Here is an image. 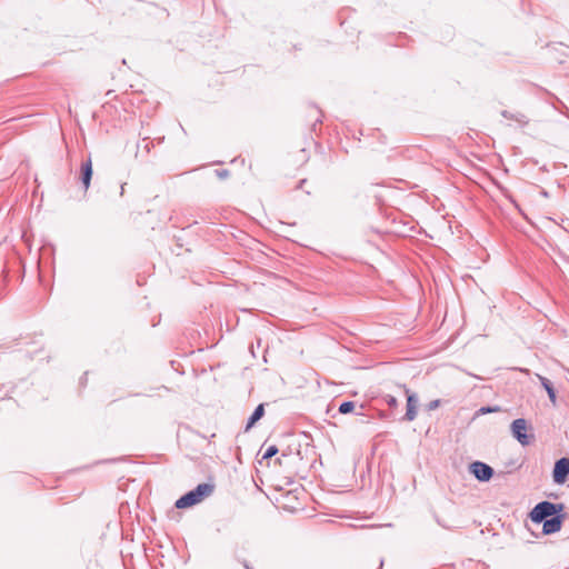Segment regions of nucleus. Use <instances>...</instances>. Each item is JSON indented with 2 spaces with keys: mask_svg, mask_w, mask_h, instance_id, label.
I'll use <instances>...</instances> for the list:
<instances>
[{
  "mask_svg": "<svg viewBox=\"0 0 569 569\" xmlns=\"http://www.w3.org/2000/svg\"><path fill=\"white\" fill-rule=\"evenodd\" d=\"M214 491V485L210 482L199 483L194 489L182 495L174 503L176 508L184 509L193 507L206 498L210 497Z\"/></svg>",
  "mask_w": 569,
  "mask_h": 569,
  "instance_id": "nucleus-1",
  "label": "nucleus"
},
{
  "mask_svg": "<svg viewBox=\"0 0 569 569\" xmlns=\"http://www.w3.org/2000/svg\"><path fill=\"white\" fill-rule=\"evenodd\" d=\"M501 116L506 119L517 122L518 126L520 127H525L529 123V118L522 112H511L508 110H502Z\"/></svg>",
  "mask_w": 569,
  "mask_h": 569,
  "instance_id": "nucleus-9",
  "label": "nucleus"
},
{
  "mask_svg": "<svg viewBox=\"0 0 569 569\" xmlns=\"http://www.w3.org/2000/svg\"><path fill=\"white\" fill-rule=\"evenodd\" d=\"M566 517H567V515L563 510L561 512L556 513L553 517L541 521L542 535L549 536V535H553V533L560 531Z\"/></svg>",
  "mask_w": 569,
  "mask_h": 569,
  "instance_id": "nucleus-6",
  "label": "nucleus"
},
{
  "mask_svg": "<svg viewBox=\"0 0 569 569\" xmlns=\"http://www.w3.org/2000/svg\"><path fill=\"white\" fill-rule=\"evenodd\" d=\"M264 416V405L260 403L256 407L251 416L247 420L244 431H249Z\"/></svg>",
  "mask_w": 569,
  "mask_h": 569,
  "instance_id": "nucleus-10",
  "label": "nucleus"
},
{
  "mask_svg": "<svg viewBox=\"0 0 569 569\" xmlns=\"http://www.w3.org/2000/svg\"><path fill=\"white\" fill-rule=\"evenodd\" d=\"M528 429L531 430V427L528 425L525 418L515 419L511 422L510 430L512 437L522 446H528L535 439L533 433H528Z\"/></svg>",
  "mask_w": 569,
  "mask_h": 569,
  "instance_id": "nucleus-3",
  "label": "nucleus"
},
{
  "mask_svg": "<svg viewBox=\"0 0 569 569\" xmlns=\"http://www.w3.org/2000/svg\"><path fill=\"white\" fill-rule=\"evenodd\" d=\"M91 178H92V163H91V159L88 158L86 161H83L81 163V168H80V181H81L84 190H87L90 187Z\"/></svg>",
  "mask_w": 569,
  "mask_h": 569,
  "instance_id": "nucleus-8",
  "label": "nucleus"
},
{
  "mask_svg": "<svg viewBox=\"0 0 569 569\" xmlns=\"http://www.w3.org/2000/svg\"><path fill=\"white\" fill-rule=\"evenodd\" d=\"M151 147H152V143L150 141H148V138H143L142 139V142L138 143L137 144V152H136V157L139 156V153L141 152V150L144 152V153H149L150 150H151Z\"/></svg>",
  "mask_w": 569,
  "mask_h": 569,
  "instance_id": "nucleus-13",
  "label": "nucleus"
},
{
  "mask_svg": "<svg viewBox=\"0 0 569 569\" xmlns=\"http://www.w3.org/2000/svg\"><path fill=\"white\" fill-rule=\"evenodd\" d=\"M569 477V457L556 460L552 470V480L557 485H563Z\"/></svg>",
  "mask_w": 569,
  "mask_h": 569,
  "instance_id": "nucleus-5",
  "label": "nucleus"
},
{
  "mask_svg": "<svg viewBox=\"0 0 569 569\" xmlns=\"http://www.w3.org/2000/svg\"><path fill=\"white\" fill-rule=\"evenodd\" d=\"M250 350H251L252 356L256 357L253 345L251 346Z\"/></svg>",
  "mask_w": 569,
  "mask_h": 569,
  "instance_id": "nucleus-22",
  "label": "nucleus"
},
{
  "mask_svg": "<svg viewBox=\"0 0 569 569\" xmlns=\"http://www.w3.org/2000/svg\"><path fill=\"white\" fill-rule=\"evenodd\" d=\"M278 452H279L278 447L276 445H271L266 449L264 453L262 455V459H270L273 456H276Z\"/></svg>",
  "mask_w": 569,
  "mask_h": 569,
  "instance_id": "nucleus-15",
  "label": "nucleus"
},
{
  "mask_svg": "<svg viewBox=\"0 0 569 569\" xmlns=\"http://www.w3.org/2000/svg\"><path fill=\"white\" fill-rule=\"evenodd\" d=\"M475 378L481 380V377H479L478 375H475Z\"/></svg>",
  "mask_w": 569,
  "mask_h": 569,
  "instance_id": "nucleus-25",
  "label": "nucleus"
},
{
  "mask_svg": "<svg viewBox=\"0 0 569 569\" xmlns=\"http://www.w3.org/2000/svg\"><path fill=\"white\" fill-rule=\"evenodd\" d=\"M261 346V339L260 338H257V345H256V348H259Z\"/></svg>",
  "mask_w": 569,
  "mask_h": 569,
  "instance_id": "nucleus-21",
  "label": "nucleus"
},
{
  "mask_svg": "<svg viewBox=\"0 0 569 569\" xmlns=\"http://www.w3.org/2000/svg\"><path fill=\"white\" fill-rule=\"evenodd\" d=\"M436 521L438 522V525H439V526H441V527H443V528H447V529H449V528H450V526H449V525H447V523L442 522L438 517H436Z\"/></svg>",
  "mask_w": 569,
  "mask_h": 569,
  "instance_id": "nucleus-19",
  "label": "nucleus"
},
{
  "mask_svg": "<svg viewBox=\"0 0 569 569\" xmlns=\"http://www.w3.org/2000/svg\"><path fill=\"white\" fill-rule=\"evenodd\" d=\"M542 388L546 390V392L548 393V397L550 399V401L556 405V400H557V396H556V389L552 385V382L543 377V376H540V375H537Z\"/></svg>",
  "mask_w": 569,
  "mask_h": 569,
  "instance_id": "nucleus-11",
  "label": "nucleus"
},
{
  "mask_svg": "<svg viewBox=\"0 0 569 569\" xmlns=\"http://www.w3.org/2000/svg\"><path fill=\"white\" fill-rule=\"evenodd\" d=\"M216 174L219 179H226L229 177V170H227V169L216 170Z\"/></svg>",
  "mask_w": 569,
  "mask_h": 569,
  "instance_id": "nucleus-18",
  "label": "nucleus"
},
{
  "mask_svg": "<svg viewBox=\"0 0 569 569\" xmlns=\"http://www.w3.org/2000/svg\"><path fill=\"white\" fill-rule=\"evenodd\" d=\"M475 378L481 380V377H479L478 375H475Z\"/></svg>",
  "mask_w": 569,
  "mask_h": 569,
  "instance_id": "nucleus-27",
  "label": "nucleus"
},
{
  "mask_svg": "<svg viewBox=\"0 0 569 569\" xmlns=\"http://www.w3.org/2000/svg\"><path fill=\"white\" fill-rule=\"evenodd\" d=\"M475 378L481 380V377H479L478 375H475Z\"/></svg>",
  "mask_w": 569,
  "mask_h": 569,
  "instance_id": "nucleus-26",
  "label": "nucleus"
},
{
  "mask_svg": "<svg viewBox=\"0 0 569 569\" xmlns=\"http://www.w3.org/2000/svg\"><path fill=\"white\" fill-rule=\"evenodd\" d=\"M407 395V410L402 418L406 421H413L417 417V408L419 403V398L417 393L411 392L409 389H406Z\"/></svg>",
  "mask_w": 569,
  "mask_h": 569,
  "instance_id": "nucleus-7",
  "label": "nucleus"
},
{
  "mask_svg": "<svg viewBox=\"0 0 569 569\" xmlns=\"http://www.w3.org/2000/svg\"><path fill=\"white\" fill-rule=\"evenodd\" d=\"M565 510L563 503H555L548 500L538 502L529 512V519L537 525Z\"/></svg>",
  "mask_w": 569,
  "mask_h": 569,
  "instance_id": "nucleus-2",
  "label": "nucleus"
},
{
  "mask_svg": "<svg viewBox=\"0 0 569 569\" xmlns=\"http://www.w3.org/2000/svg\"><path fill=\"white\" fill-rule=\"evenodd\" d=\"M244 567H246V569H252V567L249 566L248 563H244Z\"/></svg>",
  "mask_w": 569,
  "mask_h": 569,
  "instance_id": "nucleus-23",
  "label": "nucleus"
},
{
  "mask_svg": "<svg viewBox=\"0 0 569 569\" xmlns=\"http://www.w3.org/2000/svg\"><path fill=\"white\" fill-rule=\"evenodd\" d=\"M469 471L480 482L489 481L495 471L493 468L482 461H473L469 465Z\"/></svg>",
  "mask_w": 569,
  "mask_h": 569,
  "instance_id": "nucleus-4",
  "label": "nucleus"
},
{
  "mask_svg": "<svg viewBox=\"0 0 569 569\" xmlns=\"http://www.w3.org/2000/svg\"><path fill=\"white\" fill-rule=\"evenodd\" d=\"M355 408H356V402L348 400V401H343L340 403L338 411L341 415H347V413L352 412L355 410Z\"/></svg>",
  "mask_w": 569,
  "mask_h": 569,
  "instance_id": "nucleus-12",
  "label": "nucleus"
},
{
  "mask_svg": "<svg viewBox=\"0 0 569 569\" xmlns=\"http://www.w3.org/2000/svg\"><path fill=\"white\" fill-rule=\"evenodd\" d=\"M321 122H322L321 118H317V120H316V121H315V123H313V128H315L318 123H321Z\"/></svg>",
  "mask_w": 569,
  "mask_h": 569,
  "instance_id": "nucleus-20",
  "label": "nucleus"
},
{
  "mask_svg": "<svg viewBox=\"0 0 569 569\" xmlns=\"http://www.w3.org/2000/svg\"><path fill=\"white\" fill-rule=\"evenodd\" d=\"M276 462H278L279 465H281V460H280V458H277V459H276Z\"/></svg>",
  "mask_w": 569,
  "mask_h": 569,
  "instance_id": "nucleus-24",
  "label": "nucleus"
},
{
  "mask_svg": "<svg viewBox=\"0 0 569 569\" xmlns=\"http://www.w3.org/2000/svg\"><path fill=\"white\" fill-rule=\"evenodd\" d=\"M439 406H440V400H439V399L432 400V401H430V402L427 405V410H428V411L436 410Z\"/></svg>",
  "mask_w": 569,
  "mask_h": 569,
  "instance_id": "nucleus-17",
  "label": "nucleus"
},
{
  "mask_svg": "<svg viewBox=\"0 0 569 569\" xmlns=\"http://www.w3.org/2000/svg\"><path fill=\"white\" fill-rule=\"evenodd\" d=\"M386 403L390 407V408H396L398 406V400L396 397L391 396V395H386L383 397Z\"/></svg>",
  "mask_w": 569,
  "mask_h": 569,
  "instance_id": "nucleus-16",
  "label": "nucleus"
},
{
  "mask_svg": "<svg viewBox=\"0 0 569 569\" xmlns=\"http://www.w3.org/2000/svg\"><path fill=\"white\" fill-rule=\"evenodd\" d=\"M498 411H500V407H498V406H483L477 410L476 415L482 416V415L498 412Z\"/></svg>",
  "mask_w": 569,
  "mask_h": 569,
  "instance_id": "nucleus-14",
  "label": "nucleus"
}]
</instances>
